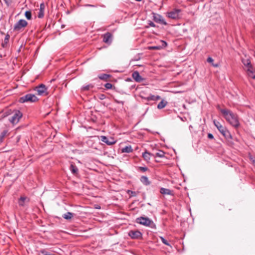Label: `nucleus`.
<instances>
[{
    "instance_id": "f257e3e1",
    "label": "nucleus",
    "mask_w": 255,
    "mask_h": 255,
    "mask_svg": "<svg viewBox=\"0 0 255 255\" xmlns=\"http://www.w3.org/2000/svg\"><path fill=\"white\" fill-rule=\"evenodd\" d=\"M220 112L231 125L235 128H238L239 126L240 123L236 114L227 109H221Z\"/></svg>"
},
{
    "instance_id": "f03ea898",
    "label": "nucleus",
    "mask_w": 255,
    "mask_h": 255,
    "mask_svg": "<svg viewBox=\"0 0 255 255\" xmlns=\"http://www.w3.org/2000/svg\"><path fill=\"white\" fill-rule=\"evenodd\" d=\"M214 126L217 128L220 132L227 139H232V136L227 128L223 126L221 124L214 120L213 121Z\"/></svg>"
},
{
    "instance_id": "7ed1b4c3",
    "label": "nucleus",
    "mask_w": 255,
    "mask_h": 255,
    "mask_svg": "<svg viewBox=\"0 0 255 255\" xmlns=\"http://www.w3.org/2000/svg\"><path fill=\"white\" fill-rule=\"evenodd\" d=\"M136 222L140 225H144L146 227L153 228L155 225L153 222L147 217H140L136 219Z\"/></svg>"
},
{
    "instance_id": "20e7f679",
    "label": "nucleus",
    "mask_w": 255,
    "mask_h": 255,
    "mask_svg": "<svg viewBox=\"0 0 255 255\" xmlns=\"http://www.w3.org/2000/svg\"><path fill=\"white\" fill-rule=\"evenodd\" d=\"M37 97L32 94H27L21 97L19 99V102L20 103H24L25 102H35L38 101Z\"/></svg>"
},
{
    "instance_id": "39448f33",
    "label": "nucleus",
    "mask_w": 255,
    "mask_h": 255,
    "mask_svg": "<svg viewBox=\"0 0 255 255\" xmlns=\"http://www.w3.org/2000/svg\"><path fill=\"white\" fill-rule=\"evenodd\" d=\"M22 114L19 110H15L12 112V115L8 119L10 123L13 125L17 124L22 118Z\"/></svg>"
},
{
    "instance_id": "423d86ee",
    "label": "nucleus",
    "mask_w": 255,
    "mask_h": 255,
    "mask_svg": "<svg viewBox=\"0 0 255 255\" xmlns=\"http://www.w3.org/2000/svg\"><path fill=\"white\" fill-rule=\"evenodd\" d=\"M35 91L38 95L46 96L48 95L47 88L45 85L41 84L35 88Z\"/></svg>"
},
{
    "instance_id": "0eeeda50",
    "label": "nucleus",
    "mask_w": 255,
    "mask_h": 255,
    "mask_svg": "<svg viewBox=\"0 0 255 255\" xmlns=\"http://www.w3.org/2000/svg\"><path fill=\"white\" fill-rule=\"evenodd\" d=\"M128 235L132 239H141L142 237V234L138 230H130L128 233Z\"/></svg>"
},
{
    "instance_id": "6e6552de",
    "label": "nucleus",
    "mask_w": 255,
    "mask_h": 255,
    "mask_svg": "<svg viewBox=\"0 0 255 255\" xmlns=\"http://www.w3.org/2000/svg\"><path fill=\"white\" fill-rule=\"evenodd\" d=\"M27 22L24 19H20L14 25L13 29L15 31H19L22 28L27 25Z\"/></svg>"
},
{
    "instance_id": "1a4fd4ad",
    "label": "nucleus",
    "mask_w": 255,
    "mask_h": 255,
    "mask_svg": "<svg viewBox=\"0 0 255 255\" xmlns=\"http://www.w3.org/2000/svg\"><path fill=\"white\" fill-rule=\"evenodd\" d=\"M181 11L180 9L175 8L172 11L167 12V15L169 18L173 19H178L180 18L179 13Z\"/></svg>"
},
{
    "instance_id": "9d476101",
    "label": "nucleus",
    "mask_w": 255,
    "mask_h": 255,
    "mask_svg": "<svg viewBox=\"0 0 255 255\" xmlns=\"http://www.w3.org/2000/svg\"><path fill=\"white\" fill-rule=\"evenodd\" d=\"M100 138V139L102 142L106 143L108 145H113L116 142V140H115V139L112 137H107L102 135Z\"/></svg>"
},
{
    "instance_id": "9b49d317",
    "label": "nucleus",
    "mask_w": 255,
    "mask_h": 255,
    "mask_svg": "<svg viewBox=\"0 0 255 255\" xmlns=\"http://www.w3.org/2000/svg\"><path fill=\"white\" fill-rule=\"evenodd\" d=\"M112 33L109 32L102 35L103 42L107 44H110L112 42Z\"/></svg>"
},
{
    "instance_id": "f8f14e48",
    "label": "nucleus",
    "mask_w": 255,
    "mask_h": 255,
    "mask_svg": "<svg viewBox=\"0 0 255 255\" xmlns=\"http://www.w3.org/2000/svg\"><path fill=\"white\" fill-rule=\"evenodd\" d=\"M153 20L155 22L162 24L164 25H166L167 24V22L165 21L163 17L161 15L158 14L154 15Z\"/></svg>"
},
{
    "instance_id": "ddd939ff",
    "label": "nucleus",
    "mask_w": 255,
    "mask_h": 255,
    "mask_svg": "<svg viewBox=\"0 0 255 255\" xmlns=\"http://www.w3.org/2000/svg\"><path fill=\"white\" fill-rule=\"evenodd\" d=\"M132 77L137 82H141L144 80V78L139 75V72L137 71L132 73Z\"/></svg>"
},
{
    "instance_id": "4468645a",
    "label": "nucleus",
    "mask_w": 255,
    "mask_h": 255,
    "mask_svg": "<svg viewBox=\"0 0 255 255\" xmlns=\"http://www.w3.org/2000/svg\"><path fill=\"white\" fill-rule=\"evenodd\" d=\"M247 72L248 76L253 79H255V69L253 67H250L247 69Z\"/></svg>"
},
{
    "instance_id": "2eb2a0df",
    "label": "nucleus",
    "mask_w": 255,
    "mask_h": 255,
    "mask_svg": "<svg viewBox=\"0 0 255 255\" xmlns=\"http://www.w3.org/2000/svg\"><path fill=\"white\" fill-rule=\"evenodd\" d=\"M161 42L162 43V46H149L148 47V49L149 50H160L163 47H166L167 45V43L161 40Z\"/></svg>"
},
{
    "instance_id": "dca6fc26",
    "label": "nucleus",
    "mask_w": 255,
    "mask_h": 255,
    "mask_svg": "<svg viewBox=\"0 0 255 255\" xmlns=\"http://www.w3.org/2000/svg\"><path fill=\"white\" fill-rule=\"evenodd\" d=\"M29 199L25 196H21L18 200V204L19 206L23 207L24 206V203L25 202H29Z\"/></svg>"
},
{
    "instance_id": "f3484780",
    "label": "nucleus",
    "mask_w": 255,
    "mask_h": 255,
    "mask_svg": "<svg viewBox=\"0 0 255 255\" xmlns=\"http://www.w3.org/2000/svg\"><path fill=\"white\" fill-rule=\"evenodd\" d=\"M160 97L158 95L155 96L152 95H150L148 97H146L145 99L147 101H156L160 99Z\"/></svg>"
},
{
    "instance_id": "a211bd4d",
    "label": "nucleus",
    "mask_w": 255,
    "mask_h": 255,
    "mask_svg": "<svg viewBox=\"0 0 255 255\" xmlns=\"http://www.w3.org/2000/svg\"><path fill=\"white\" fill-rule=\"evenodd\" d=\"M160 192L161 194L163 195H173V194L172 193V191H171L169 189L164 188H161Z\"/></svg>"
},
{
    "instance_id": "6ab92c4d",
    "label": "nucleus",
    "mask_w": 255,
    "mask_h": 255,
    "mask_svg": "<svg viewBox=\"0 0 255 255\" xmlns=\"http://www.w3.org/2000/svg\"><path fill=\"white\" fill-rule=\"evenodd\" d=\"M140 181L146 186L149 185L150 184V182L149 181L148 177L145 176H142L141 177Z\"/></svg>"
},
{
    "instance_id": "aec40b11",
    "label": "nucleus",
    "mask_w": 255,
    "mask_h": 255,
    "mask_svg": "<svg viewBox=\"0 0 255 255\" xmlns=\"http://www.w3.org/2000/svg\"><path fill=\"white\" fill-rule=\"evenodd\" d=\"M10 36L8 34H6L5 36L4 42L1 43V46L3 48H6L7 46L8 43L9 42Z\"/></svg>"
},
{
    "instance_id": "412c9836",
    "label": "nucleus",
    "mask_w": 255,
    "mask_h": 255,
    "mask_svg": "<svg viewBox=\"0 0 255 255\" xmlns=\"http://www.w3.org/2000/svg\"><path fill=\"white\" fill-rule=\"evenodd\" d=\"M111 77H112V76L110 74H104V73L98 75V78L100 79L104 80V81H107L108 79Z\"/></svg>"
},
{
    "instance_id": "4be33fe9",
    "label": "nucleus",
    "mask_w": 255,
    "mask_h": 255,
    "mask_svg": "<svg viewBox=\"0 0 255 255\" xmlns=\"http://www.w3.org/2000/svg\"><path fill=\"white\" fill-rule=\"evenodd\" d=\"M133 149L131 145L126 146L122 149V152L123 153H130L132 152Z\"/></svg>"
},
{
    "instance_id": "5701e85b",
    "label": "nucleus",
    "mask_w": 255,
    "mask_h": 255,
    "mask_svg": "<svg viewBox=\"0 0 255 255\" xmlns=\"http://www.w3.org/2000/svg\"><path fill=\"white\" fill-rule=\"evenodd\" d=\"M70 170L71 171V172L76 175L78 174V168L74 164H71L70 166Z\"/></svg>"
},
{
    "instance_id": "b1692460",
    "label": "nucleus",
    "mask_w": 255,
    "mask_h": 255,
    "mask_svg": "<svg viewBox=\"0 0 255 255\" xmlns=\"http://www.w3.org/2000/svg\"><path fill=\"white\" fill-rule=\"evenodd\" d=\"M152 154L150 153L147 152V151H145L144 152L142 153V157L144 158V159L147 161H148L150 159V156Z\"/></svg>"
},
{
    "instance_id": "393cba45",
    "label": "nucleus",
    "mask_w": 255,
    "mask_h": 255,
    "mask_svg": "<svg viewBox=\"0 0 255 255\" xmlns=\"http://www.w3.org/2000/svg\"><path fill=\"white\" fill-rule=\"evenodd\" d=\"M242 63L247 68L252 66L251 61L249 59H243Z\"/></svg>"
},
{
    "instance_id": "a878e982",
    "label": "nucleus",
    "mask_w": 255,
    "mask_h": 255,
    "mask_svg": "<svg viewBox=\"0 0 255 255\" xmlns=\"http://www.w3.org/2000/svg\"><path fill=\"white\" fill-rule=\"evenodd\" d=\"M167 104V102L164 100H162L157 105V108L158 109H162L164 108Z\"/></svg>"
},
{
    "instance_id": "bb28decb",
    "label": "nucleus",
    "mask_w": 255,
    "mask_h": 255,
    "mask_svg": "<svg viewBox=\"0 0 255 255\" xmlns=\"http://www.w3.org/2000/svg\"><path fill=\"white\" fill-rule=\"evenodd\" d=\"M8 131L7 130H4L0 134V143H1L3 141L4 138L7 134Z\"/></svg>"
},
{
    "instance_id": "cd10ccee",
    "label": "nucleus",
    "mask_w": 255,
    "mask_h": 255,
    "mask_svg": "<svg viewBox=\"0 0 255 255\" xmlns=\"http://www.w3.org/2000/svg\"><path fill=\"white\" fill-rule=\"evenodd\" d=\"M44 6V4H40V8L38 12V17L40 18H42L44 16V9L41 8V6Z\"/></svg>"
},
{
    "instance_id": "c85d7f7f",
    "label": "nucleus",
    "mask_w": 255,
    "mask_h": 255,
    "mask_svg": "<svg viewBox=\"0 0 255 255\" xmlns=\"http://www.w3.org/2000/svg\"><path fill=\"white\" fill-rule=\"evenodd\" d=\"M73 215L72 213L67 212L66 214H65L63 216V217L65 219L69 220V219H71L72 218V217H73Z\"/></svg>"
},
{
    "instance_id": "c756f323",
    "label": "nucleus",
    "mask_w": 255,
    "mask_h": 255,
    "mask_svg": "<svg viewBox=\"0 0 255 255\" xmlns=\"http://www.w3.org/2000/svg\"><path fill=\"white\" fill-rule=\"evenodd\" d=\"M164 152L162 150H159L155 153L154 156L158 157H163L164 156Z\"/></svg>"
},
{
    "instance_id": "7c9ffc66",
    "label": "nucleus",
    "mask_w": 255,
    "mask_h": 255,
    "mask_svg": "<svg viewBox=\"0 0 255 255\" xmlns=\"http://www.w3.org/2000/svg\"><path fill=\"white\" fill-rule=\"evenodd\" d=\"M24 15L27 19L30 20L31 19V12L30 11H29V10L26 11Z\"/></svg>"
},
{
    "instance_id": "2f4dec72",
    "label": "nucleus",
    "mask_w": 255,
    "mask_h": 255,
    "mask_svg": "<svg viewBox=\"0 0 255 255\" xmlns=\"http://www.w3.org/2000/svg\"><path fill=\"white\" fill-rule=\"evenodd\" d=\"M207 61L208 62V63H211L212 65L215 67H218V65L217 64H213V61H214V59L211 57H209L207 59Z\"/></svg>"
},
{
    "instance_id": "473e14b6",
    "label": "nucleus",
    "mask_w": 255,
    "mask_h": 255,
    "mask_svg": "<svg viewBox=\"0 0 255 255\" xmlns=\"http://www.w3.org/2000/svg\"><path fill=\"white\" fill-rule=\"evenodd\" d=\"M93 86L91 84H89V85H86V86H83L82 88V89L83 90V91H88L89 90L90 88H93Z\"/></svg>"
},
{
    "instance_id": "72a5a7b5",
    "label": "nucleus",
    "mask_w": 255,
    "mask_h": 255,
    "mask_svg": "<svg viewBox=\"0 0 255 255\" xmlns=\"http://www.w3.org/2000/svg\"><path fill=\"white\" fill-rule=\"evenodd\" d=\"M40 253L42 254L43 255H56L55 254H50L48 252L46 251L45 250L43 249L40 251Z\"/></svg>"
},
{
    "instance_id": "f704fd0d",
    "label": "nucleus",
    "mask_w": 255,
    "mask_h": 255,
    "mask_svg": "<svg viewBox=\"0 0 255 255\" xmlns=\"http://www.w3.org/2000/svg\"><path fill=\"white\" fill-rule=\"evenodd\" d=\"M160 239L163 244L167 246H170V244L168 243V241L166 240H165L163 237H160Z\"/></svg>"
},
{
    "instance_id": "c9c22d12",
    "label": "nucleus",
    "mask_w": 255,
    "mask_h": 255,
    "mask_svg": "<svg viewBox=\"0 0 255 255\" xmlns=\"http://www.w3.org/2000/svg\"><path fill=\"white\" fill-rule=\"evenodd\" d=\"M138 169L140 171L143 172H145L148 170V168L145 166V167H142V166L138 167Z\"/></svg>"
},
{
    "instance_id": "e433bc0d",
    "label": "nucleus",
    "mask_w": 255,
    "mask_h": 255,
    "mask_svg": "<svg viewBox=\"0 0 255 255\" xmlns=\"http://www.w3.org/2000/svg\"><path fill=\"white\" fill-rule=\"evenodd\" d=\"M105 87L107 89H111L113 87V85L111 83H107L105 85Z\"/></svg>"
},
{
    "instance_id": "4c0bfd02",
    "label": "nucleus",
    "mask_w": 255,
    "mask_h": 255,
    "mask_svg": "<svg viewBox=\"0 0 255 255\" xmlns=\"http://www.w3.org/2000/svg\"><path fill=\"white\" fill-rule=\"evenodd\" d=\"M249 158H250V160L252 162V163L255 166V157L251 155H250Z\"/></svg>"
},
{
    "instance_id": "58836bf2",
    "label": "nucleus",
    "mask_w": 255,
    "mask_h": 255,
    "mask_svg": "<svg viewBox=\"0 0 255 255\" xmlns=\"http://www.w3.org/2000/svg\"><path fill=\"white\" fill-rule=\"evenodd\" d=\"M128 193L130 194V196H136V193L134 191H132L131 190H128Z\"/></svg>"
},
{
    "instance_id": "ea45409f",
    "label": "nucleus",
    "mask_w": 255,
    "mask_h": 255,
    "mask_svg": "<svg viewBox=\"0 0 255 255\" xmlns=\"http://www.w3.org/2000/svg\"><path fill=\"white\" fill-rule=\"evenodd\" d=\"M7 6H9L11 2V0H3Z\"/></svg>"
},
{
    "instance_id": "a19ab883",
    "label": "nucleus",
    "mask_w": 255,
    "mask_h": 255,
    "mask_svg": "<svg viewBox=\"0 0 255 255\" xmlns=\"http://www.w3.org/2000/svg\"><path fill=\"white\" fill-rule=\"evenodd\" d=\"M106 98V96L104 94H101L99 96L100 100H104Z\"/></svg>"
},
{
    "instance_id": "79ce46f5",
    "label": "nucleus",
    "mask_w": 255,
    "mask_h": 255,
    "mask_svg": "<svg viewBox=\"0 0 255 255\" xmlns=\"http://www.w3.org/2000/svg\"><path fill=\"white\" fill-rule=\"evenodd\" d=\"M208 137L210 139H213L214 136L212 133H208Z\"/></svg>"
},
{
    "instance_id": "37998d69",
    "label": "nucleus",
    "mask_w": 255,
    "mask_h": 255,
    "mask_svg": "<svg viewBox=\"0 0 255 255\" xmlns=\"http://www.w3.org/2000/svg\"><path fill=\"white\" fill-rule=\"evenodd\" d=\"M115 101L116 103H117L118 104H121L122 105H124V102H123V101H120L117 100H115Z\"/></svg>"
},
{
    "instance_id": "c03bdc74",
    "label": "nucleus",
    "mask_w": 255,
    "mask_h": 255,
    "mask_svg": "<svg viewBox=\"0 0 255 255\" xmlns=\"http://www.w3.org/2000/svg\"><path fill=\"white\" fill-rule=\"evenodd\" d=\"M149 25L151 27H155V24L152 21L149 22Z\"/></svg>"
},
{
    "instance_id": "a18cd8bd",
    "label": "nucleus",
    "mask_w": 255,
    "mask_h": 255,
    "mask_svg": "<svg viewBox=\"0 0 255 255\" xmlns=\"http://www.w3.org/2000/svg\"><path fill=\"white\" fill-rule=\"evenodd\" d=\"M86 6H90V7H95V5H92V4H86Z\"/></svg>"
},
{
    "instance_id": "49530a36",
    "label": "nucleus",
    "mask_w": 255,
    "mask_h": 255,
    "mask_svg": "<svg viewBox=\"0 0 255 255\" xmlns=\"http://www.w3.org/2000/svg\"><path fill=\"white\" fill-rule=\"evenodd\" d=\"M139 59V58H137V59H134V60L137 61V60H138Z\"/></svg>"
},
{
    "instance_id": "de8ad7c7",
    "label": "nucleus",
    "mask_w": 255,
    "mask_h": 255,
    "mask_svg": "<svg viewBox=\"0 0 255 255\" xmlns=\"http://www.w3.org/2000/svg\"><path fill=\"white\" fill-rule=\"evenodd\" d=\"M44 6H43V5L41 6V8H43V9H44Z\"/></svg>"
},
{
    "instance_id": "09e8293b",
    "label": "nucleus",
    "mask_w": 255,
    "mask_h": 255,
    "mask_svg": "<svg viewBox=\"0 0 255 255\" xmlns=\"http://www.w3.org/2000/svg\"><path fill=\"white\" fill-rule=\"evenodd\" d=\"M98 208L100 209V207H96V209H98Z\"/></svg>"
},
{
    "instance_id": "8fccbe9b",
    "label": "nucleus",
    "mask_w": 255,
    "mask_h": 255,
    "mask_svg": "<svg viewBox=\"0 0 255 255\" xmlns=\"http://www.w3.org/2000/svg\"><path fill=\"white\" fill-rule=\"evenodd\" d=\"M98 208L100 209V207H96V209H98Z\"/></svg>"
},
{
    "instance_id": "3c124183",
    "label": "nucleus",
    "mask_w": 255,
    "mask_h": 255,
    "mask_svg": "<svg viewBox=\"0 0 255 255\" xmlns=\"http://www.w3.org/2000/svg\"><path fill=\"white\" fill-rule=\"evenodd\" d=\"M98 208L100 209V207H96V209H98Z\"/></svg>"
}]
</instances>
